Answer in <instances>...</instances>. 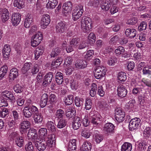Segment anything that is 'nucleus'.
<instances>
[{"instance_id": "obj_50", "label": "nucleus", "mask_w": 151, "mask_h": 151, "mask_svg": "<svg viewBox=\"0 0 151 151\" xmlns=\"http://www.w3.org/2000/svg\"><path fill=\"white\" fill-rule=\"evenodd\" d=\"M24 137L22 136L19 137L18 139L15 140L16 144L17 146L21 147H22L24 143Z\"/></svg>"}, {"instance_id": "obj_17", "label": "nucleus", "mask_w": 151, "mask_h": 151, "mask_svg": "<svg viewBox=\"0 0 151 151\" xmlns=\"http://www.w3.org/2000/svg\"><path fill=\"white\" fill-rule=\"evenodd\" d=\"M72 5L70 1L67 2L63 4L62 8L65 13H68L71 11Z\"/></svg>"}, {"instance_id": "obj_32", "label": "nucleus", "mask_w": 151, "mask_h": 151, "mask_svg": "<svg viewBox=\"0 0 151 151\" xmlns=\"http://www.w3.org/2000/svg\"><path fill=\"white\" fill-rule=\"evenodd\" d=\"M33 18L30 15L27 18L25 19L24 22V26L25 28H28L32 25Z\"/></svg>"}, {"instance_id": "obj_20", "label": "nucleus", "mask_w": 151, "mask_h": 151, "mask_svg": "<svg viewBox=\"0 0 151 151\" xmlns=\"http://www.w3.org/2000/svg\"><path fill=\"white\" fill-rule=\"evenodd\" d=\"M44 52V48L42 46H39L37 47L35 51V59L37 60L39 57L42 56Z\"/></svg>"}, {"instance_id": "obj_28", "label": "nucleus", "mask_w": 151, "mask_h": 151, "mask_svg": "<svg viewBox=\"0 0 151 151\" xmlns=\"http://www.w3.org/2000/svg\"><path fill=\"white\" fill-rule=\"evenodd\" d=\"M63 76L62 73L58 72L56 73L55 76V81L58 84H62L63 81Z\"/></svg>"}, {"instance_id": "obj_45", "label": "nucleus", "mask_w": 151, "mask_h": 151, "mask_svg": "<svg viewBox=\"0 0 151 151\" xmlns=\"http://www.w3.org/2000/svg\"><path fill=\"white\" fill-rule=\"evenodd\" d=\"M94 135V139L97 143H99L103 139L104 137L102 135L96 132L95 134Z\"/></svg>"}, {"instance_id": "obj_9", "label": "nucleus", "mask_w": 151, "mask_h": 151, "mask_svg": "<svg viewBox=\"0 0 151 151\" xmlns=\"http://www.w3.org/2000/svg\"><path fill=\"white\" fill-rule=\"evenodd\" d=\"M53 76V73L50 72L47 73L44 76L42 85L45 86L48 85L51 82Z\"/></svg>"}, {"instance_id": "obj_3", "label": "nucleus", "mask_w": 151, "mask_h": 151, "mask_svg": "<svg viewBox=\"0 0 151 151\" xmlns=\"http://www.w3.org/2000/svg\"><path fill=\"white\" fill-rule=\"evenodd\" d=\"M43 139H36L35 140L34 143L35 147L39 151H43L48 146L46 141Z\"/></svg>"}, {"instance_id": "obj_2", "label": "nucleus", "mask_w": 151, "mask_h": 151, "mask_svg": "<svg viewBox=\"0 0 151 151\" xmlns=\"http://www.w3.org/2000/svg\"><path fill=\"white\" fill-rule=\"evenodd\" d=\"M83 12V6L81 4L76 6L72 11V18L74 21H76L81 16Z\"/></svg>"}, {"instance_id": "obj_61", "label": "nucleus", "mask_w": 151, "mask_h": 151, "mask_svg": "<svg viewBox=\"0 0 151 151\" xmlns=\"http://www.w3.org/2000/svg\"><path fill=\"white\" fill-rule=\"evenodd\" d=\"M39 70V66L37 64L34 65L33 67L31 69V73L33 75H34L37 73Z\"/></svg>"}, {"instance_id": "obj_58", "label": "nucleus", "mask_w": 151, "mask_h": 151, "mask_svg": "<svg viewBox=\"0 0 151 151\" xmlns=\"http://www.w3.org/2000/svg\"><path fill=\"white\" fill-rule=\"evenodd\" d=\"M36 131L34 129H31L29 130L27 134L28 137L30 138H33L36 134Z\"/></svg>"}, {"instance_id": "obj_38", "label": "nucleus", "mask_w": 151, "mask_h": 151, "mask_svg": "<svg viewBox=\"0 0 151 151\" xmlns=\"http://www.w3.org/2000/svg\"><path fill=\"white\" fill-rule=\"evenodd\" d=\"M39 137L41 139H44L47 135V130L46 128H41L40 129Z\"/></svg>"}, {"instance_id": "obj_31", "label": "nucleus", "mask_w": 151, "mask_h": 151, "mask_svg": "<svg viewBox=\"0 0 151 151\" xmlns=\"http://www.w3.org/2000/svg\"><path fill=\"white\" fill-rule=\"evenodd\" d=\"M132 148V144L129 143H124L121 147V151H131Z\"/></svg>"}, {"instance_id": "obj_15", "label": "nucleus", "mask_w": 151, "mask_h": 151, "mask_svg": "<svg viewBox=\"0 0 151 151\" xmlns=\"http://www.w3.org/2000/svg\"><path fill=\"white\" fill-rule=\"evenodd\" d=\"M118 95L123 98L126 96L127 93L126 89L123 86H119L117 90Z\"/></svg>"}, {"instance_id": "obj_10", "label": "nucleus", "mask_w": 151, "mask_h": 151, "mask_svg": "<svg viewBox=\"0 0 151 151\" xmlns=\"http://www.w3.org/2000/svg\"><path fill=\"white\" fill-rule=\"evenodd\" d=\"M87 63L86 61L83 60H77L75 62V67L78 69H82L87 67Z\"/></svg>"}, {"instance_id": "obj_36", "label": "nucleus", "mask_w": 151, "mask_h": 151, "mask_svg": "<svg viewBox=\"0 0 151 151\" xmlns=\"http://www.w3.org/2000/svg\"><path fill=\"white\" fill-rule=\"evenodd\" d=\"M75 104L77 107H82L84 102V99L82 98L76 96L75 99Z\"/></svg>"}, {"instance_id": "obj_30", "label": "nucleus", "mask_w": 151, "mask_h": 151, "mask_svg": "<svg viewBox=\"0 0 151 151\" xmlns=\"http://www.w3.org/2000/svg\"><path fill=\"white\" fill-rule=\"evenodd\" d=\"M46 127L49 131L52 132H54L56 131V128L52 122H48L46 124Z\"/></svg>"}, {"instance_id": "obj_5", "label": "nucleus", "mask_w": 151, "mask_h": 151, "mask_svg": "<svg viewBox=\"0 0 151 151\" xmlns=\"http://www.w3.org/2000/svg\"><path fill=\"white\" fill-rule=\"evenodd\" d=\"M140 119L137 117L131 119L129 124V130L132 131L138 129L140 124Z\"/></svg>"}, {"instance_id": "obj_26", "label": "nucleus", "mask_w": 151, "mask_h": 151, "mask_svg": "<svg viewBox=\"0 0 151 151\" xmlns=\"http://www.w3.org/2000/svg\"><path fill=\"white\" fill-rule=\"evenodd\" d=\"M76 140L75 139L70 140L69 143L68 149L69 151H76Z\"/></svg>"}, {"instance_id": "obj_53", "label": "nucleus", "mask_w": 151, "mask_h": 151, "mask_svg": "<svg viewBox=\"0 0 151 151\" xmlns=\"http://www.w3.org/2000/svg\"><path fill=\"white\" fill-rule=\"evenodd\" d=\"M110 6L111 5L110 4L109 2H106V1L102 3L101 4V9L106 11H108L109 9Z\"/></svg>"}, {"instance_id": "obj_13", "label": "nucleus", "mask_w": 151, "mask_h": 151, "mask_svg": "<svg viewBox=\"0 0 151 151\" xmlns=\"http://www.w3.org/2000/svg\"><path fill=\"white\" fill-rule=\"evenodd\" d=\"M125 34L127 37L131 39L134 37H135V39H137L136 37L137 31L135 29H127L125 32Z\"/></svg>"}, {"instance_id": "obj_42", "label": "nucleus", "mask_w": 151, "mask_h": 151, "mask_svg": "<svg viewBox=\"0 0 151 151\" xmlns=\"http://www.w3.org/2000/svg\"><path fill=\"white\" fill-rule=\"evenodd\" d=\"M14 91L17 93H20L23 91V87L19 84L14 85L13 87Z\"/></svg>"}, {"instance_id": "obj_46", "label": "nucleus", "mask_w": 151, "mask_h": 151, "mask_svg": "<svg viewBox=\"0 0 151 151\" xmlns=\"http://www.w3.org/2000/svg\"><path fill=\"white\" fill-rule=\"evenodd\" d=\"M142 74L144 75L151 74V65L145 67L142 70Z\"/></svg>"}, {"instance_id": "obj_25", "label": "nucleus", "mask_w": 151, "mask_h": 151, "mask_svg": "<svg viewBox=\"0 0 151 151\" xmlns=\"http://www.w3.org/2000/svg\"><path fill=\"white\" fill-rule=\"evenodd\" d=\"M32 65V64L31 63L27 62L25 63L21 69L22 72L23 74H25L26 76H27L28 73L27 72L30 69V67Z\"/></svg>"}, {"instance_id": "obj_6", "label": "nucleus", "mask_w": 151, "mask_h": 151, "mask_svg": "<svg viewBox=\"0 0 151 151\" xmlns=\"http://www.w3.org/2000/svg\"><path fill=\"white\" fill-rule=\"evenodd\" d=\"M115 119L117 122H121L124 120L125 114L121 108H116L115 110Z\"/></svg>"}, {"instance_id": "obj_47", "label": "nucleus", "mask_w": 151, "mask_h": 151, "mask_svg": "<svg viewBox=\"0 0 151 151\" xmlns=\"http://www.w3.org/2000/svg\"><path fill=\"white\" fill-rule=\"evenodd\" d=\"M83 151H90L91 148V145L89 142H85L82 146Z\"/></svg>"}, {"instance_id": "obj_29", "label": "nucleus", "mask_w": 151, "mask_h": 151, "mask_svg": "<svg viewBox=\"0 0 151 151\" xmlns=\"http://www.w3.org/2000/svg\"><path fill=\"white\" fill-rule=\"evenodd\" d=\"M26 106L33 115L39 112L37 108L32 104H27Z\"/></svg>"}, {"instance_id": "obj_22", "label": "nucleus", "mask_w": 151, "mask_h": 151, "mask_svg": "<svg viewBox=\"0 0 151 151\" xmlns=\"http://www.w3.org/2000/svg\"><path fill=\"white\" fill-rule=\"evenodd\" d=\"M1 95L3 97H5L8 98L11 100H13L15 99L13 93L10 91L6 90L1 93Z\"/></svg>"}, {"instance_id": "obj_1", "label": "nucleus", "mask_w": 151, "mask_h": 151, "mask_svg": "<svg viewBox=\"0 0 151 151\" xmlns=\"http://www.w3.org/2000/svg\"><path fill=\"white\" fill-rule=\"evenodd\" d=\"M81 28L83 32H86L92 28V21L88 17H83L81 21Z\"/></svg>"}, {"instance_id": "obj_60", "label": "nucleus", "mask_w": 151, "mask_h": 151, "mask_svg": "<svg viewBox=\"0 0 151 151\" xmlns=\"http://www.w3.org/2000/svg\"><path fill=\"white\" fill-rule=\"evenodd\" d=\"M83 125L86 127L89 125V123L91 121L89 120V118L87 115L85 116L84 118L83 119Z\"/></svg>"}, {"instance_id": "obj_52", "label": "nucleus", "mask_w": 151, "mask_h": 151, "mask_svg": "<svg viewBox=\"0 0 151 151\" xmlns=\"http://www.w3.org/2000/svg\"><path fill=\"white\" fill-rule=\"evenodd\" d=\"M56 113L57 117L55 119L58 120L59 118H63V117L64 114V112L63 110L61 109H59L57 110Z\"/></svg>"}, {"instance_id": "obj_14", "label": "nucleus", "mask_w": 151, "mask_h": 151, "mask_svg": "<svg viewBox=\"0 0 151 151\" xmlns=\"http://www.w3.org/2000/svg\"><path fill=\"white\" fill-rule=\"evenodd\" d=\"M12 22L13 26H17L21 20V16L18 13L13 14L12 16Z\"/></svg>"}, {"instance_id": "obj_23", "label": "nucleus", "mask_w": 151, "mask_h": 151, "mask_svg": "<svg viewBox=\"0 0 151 151\" xmlns=\"http://www.w3.org/2000/svg\"><path fill=\"white\" fill-rule=\"evenodd\" d=\"M18 75V70L16 68H14L10 70L9 77L11 80H13Z\"/></svg>"}, {"instance_id": "obj_40", "label": "nucleus", "mask_w": 151, "mask_h": 151, "mask_svg": "<svg viewBox=\"0 0 151 151\" xmlns=\"http://www.w3.org/2000/svg\"><path fill=\"white\" fill-rule=\"evenodd\" d=\"M94 55V51L93 50H89L87 52L85 56V58L87 60L89 61L92 59Z\"/></svg>"}, {"instance_id": "obj_48", "label": "nucleus", "mask_w": 151, "mask_h": 151, "mask_svg": "<svg viewBox=\"0 0 151 151\" xmlns=\"http://www.w3.org/2000/svg\"><path fill=\"white\" fill-rule=\"evenodd\" d=\"M79 40L80 39L78 37H73L70 42V45L73 47H75L76 48Z\"/></svg>"}, {"instance_id": "obj_55", "label": "nucleus", "mask_w": 151, "mask_h": 151, "mask_svg": "<svg viewBox=\"0 0 151 151\" xmlns=\"http://www.w3.org/2000/svg\"><path fill=\"white\" fill-rule=\"evenodd\" d=\"M26 151H34V147L32 143L31 142H29L25 146Z\"/></svg>"}, {"instance_id": "obj_21", "label": "nucleus", "mask_w": 151, "mask_h": 151, "mask_svg": "<svg viewBox=\"0 0 151 151\" xmlns=\"http://www.w3.org/2000/svg\"><path fill=\"white\" fill-rule=\"evenodd\" d=\"M48 100V96L47 94L44 93L42 96L40 105L41 108L44 107L47 104Z\"/></svg>"}, {"instance_id": "obj_51", "label": "nucleus", "mask_w": 151, "mask_h": 151, "mask_svg": "<svg viewBox=\"0 0 151 151\" xmlns=\"http://www.w3.org/2000/svg\"><path fill=\"white\" fill-rule=\"evenodd\" d=\"M60 49L58 47H56L52 50L51 53V56L52 57L54 58L58 55L60 52Z\"/></svg>"}, {"instance_id": "obj_24", "label": "nucleus", "mask_w": 151, "mask_h": 151, "mask_svg": "<svg viewBox=\"0 0 151 151\" xmlns=\"http://www.w3.org/2000/svg\"><path fill=\"white\" fill-rule=\"evenodd\" d=\"M3 13L1 15V20L3 22L7 21L9 18V13L8 10L6 8L2 10Z\"/></svg>"}, {"instance_id": "obj_54", "label": "nucleus", "mask_w": 151, "mask_h": 151, "mask_svg": "<svg viewBox=\"0 0 151 151\" xmlns=\"http://www.w3.org/2000/svg\"><path fill=\"white\" fill-rule=\"evenodd\" d=\"M117 62V58L114 57L109 58L107 60V64L110 66H113Z\"/></svg>"}, {"instance_id": "obj_16", "label": "nucleus", "mask_w": 151, "mask_h": 151, "mask_svg": "<svg viewBox=\"0 0 151 151\" xmlns=\"http://www.w3.org/2000/svg\"><path fill=\"white\" fill-rule=\"evenodd\" d=\"M115 126L111 123H106L104 127L103 130L107 133H113L114 132Z\"/></svg>"}, {"instance_id": "obj_33", "label": "nucleus", "mask_w": 151, "mask_h": 151, "mask_svg": "<svg viewBox=\"0 0 151 151\" xmlns=\"http://www.w3.org/2000/svg\"><path fill=\"white\" fill-rule=\"evenodd\" d=\"M23 115L25 118H29L31 117L33 114L26 106L22 111Z\"/></svg>"}, {"instance_id": "obj_57", "label": "nucleus", "mask_w": 151, "mask_h": 151, "mask_svg": "<svg viewBox=\"0 0 151 151\" xmlns=\"http://www.w3.org/2000/svg\"><path fill=\"white\" fill-rule=\"evenodd\" d=\"M1 111H0L1 116L3 118L5 117L9 113V111L8 109L3 107L1 108Z\"/></svg>"}, {"instance_id": "obj_37", "label": "nucleus", "mask_w": 151, "mask_h": 151, "mask_svg": "<svg viewBox=\"0 0 151 151\" xmlns=\"http://www.w3.org/2000/svg\"><path fill=\"white\" fill-rule=\"evenodd\" d=\"M57 127L60 129H62L65 127L67 124V121L64 118H59L58 119Z\"/></svg>"}, {"instance_id": "obj_19", "label": "nucleus", "mask_w": 151, "mask_h": 151, "mask_svg": "<svg viewBox=\"0 0 151 151\" xmlns=\"http://www.w3.org/2000/svg\"><path fill=\"white\" fill-rule=\"evenodd\" d=\"M100 117H98L94 116L91 119V122L95 126H99L100 125L102 121Z\"/></svg>"}, {"instance_id": "obj_18", "label": "nucleus", "mask_w": 151, "mask_h": 151, "mask_svg": "<svg viewBox=\"0 0 151 151\" xmlns=\"http://www.w3.org/2000/svg\"><path fill=\"white\" fill-rule=\"evenodd\" d=\"M82 123V119L79 117L76 116L74 121L73 122L72 126L73 129L76 130L78 129L81 126Z\"/></svg>"}, {"instance_id": "obj_34", "label": "nucleus", "mask_w": 151, "mask_h": 151, "mask_svg": "<svg viewBox=\"0 0 151 151\" xmlns=\"http://www.w3.org/2000/svg\"><path fill=\"white\" fill-rule=\"evenodd\" d=\"M63 59L61 57H59L54 61H53L51 64V66L53 68H57L62 63Z\"/></svg>"}, {"instance_id": "obj_35", "label": "nucleus", "mask_w": 151, "mask_h": 151, "mask_svg": "<svg viewBox=\"0 0 151 151\" xmlns=\"http://www.w3.org/2000/svg\"><path fill=\"white\" fill-rule=\"evenodd\" d=\"M58 3L57 0H48L46 6L47 8L53 9L55 8Z\"/></svg>"}, {"instance_id": "obj_63", "label": "nucleus", "mask_w": 151, "mask_h": 151, "mask_svg": "<svg viewBox=\"0 0 151 151\" xmlns=\"http://www.w3.org/2000/svg\"><path fill=\"white\" fill-rule=\"evenodd\" d=\"M97 92L98 94L101 96H103L105 94L103 88L102 86H98L97 88Z\"/></svg>"}, {"instance_id": "obj_44", "label": "nucleus", "mask_w": 151, "mask_h": 151, "mask_svg": "<svg viewBox=\"0 0 151 151\" xmlns=\"http://www.w3.org/2000/svg\"><path fill=\"white\" fill-rule=\"evenodd\" d=\"M92 102L91 99L89 98H86V103L85 104V108L86 110H89L92 107Z\"/></svg>"}, {"instance_id": "obj_64", "label": "nucleus", "mask_w": 151, "mask_h": 151, "mask_svg": "<svg viewBox=\"0 0 151 151\" xmlns=\"http://www.w3.org/2000/svg\"><path fill=\"white\" fill-rule=\"evenodd\" d=\"M144 134L145 136L148 137L151 134V128L149 127H146L144 131Z\"/></svg>"}, {"instance_id": "obj_62", "label": "nucleus", "mask_w": 151, "mask_h": 151, "mask_svg": "<svg viewBox=\"0 0 151 151\" xmlns=\"http://www.w3.org/2000/svg\"><path fill=\"white\" fill-rule=\"evenodd\" d=\"M145 97L140 95L138 97V100L139 102L140 105L142 106H144L146 104L145 101Z\"/></svg>"}, {"instance_id": "obj_59", "label": "nucleus", "mask_w": 151, "mask_h": 151, "mask_svg": "<svg viewBox=\"0 0 151 151\" xmlns=\"http://www.w3.org/2000/svg\"><path fill=\"white\" fill-rule=\"evenodd\" d=\"M124 49L122 46L118 47L115 50V52L116 55H119L124 52Z\"/></svg>"}, {"instance_id": "obj_41", "label": "nucleus", "mask_w": 151, "mask_h": 151, "mask_svg": "<svg viewBox=\"0 0 151 151\" xmlns=\"http://www.w3.org/2000/svg\"><path fill=\"white\" fill-rule=\"evenodd\" d=\"M14 6L21 9L24 7V2L22 0H14Z\"/></svg>"}, {"instance_id": "obj_56", "label": "nucleus", "mask_w": 151, "mask_h": 151, "mask_svg": "<svg viewBox=\"0 0 151 151\" xmlns=\"http://www.w3.org/2000/svg\"><path fill=\"white\" fill-rule=\"evenodd\" d=\"M137 19L135 17H132L129 19L127 22V24L129 25H134L137 22Z\"/></svg>"}, {"instance_id": "obj_7", "label": "nucleus", "mask_w": 151, "mask_h": 151, "mask_svg": "<svg viewBox=\"0 0 151 151\" xmlns=\"http://www.w3.org/2000/svg\"><path fill=\"white\" fill-rule=\"evenodd\" d=\"M30 123L28 121H22L21 123L19 129L21 133L26 136L27 131L30 127Z\"/></svg>"}, {"instance_id": "obj_49", "label": "nucleus", "mask_w": 151, "mask_h": 151, "mask_svg": "<svg viewBox=\"0 0 151 151\" xmlns=\"http://www.w3.org/2000/svg\"><path fill=\"white\" fill-rule=\"evenodd\" d=\"M147 24L146 22L144 21L142 22L140 25L138 27V30L141 32L146 29Z\"/></svg>"}, {"instance_id": "obj_39", "label": "nucleus", "mask_w": 151, "mask_h": 151, "mask_svg": "<svg viewBox=\"0 0 151 151\" xmlns=\"http://www.w3.org/2000/svg\"><path fill=\"white\" fill-rule=\"evenodd\" d=\"M65 104L66 105H70L73 102L74 99L73 96L72 95H69L65 97Z\"/></svg>"}, {"instance_id": "obj_4", "label": "nucleus", "mask_w": 151, "mask_h": 151, "mask_svg": "<svg viewBox=\"0 0 151 151\" xmlns=\"http://www.w3.org/2000/svg\"><path fill=\"white\" fill-rule=\"evenodd\" d=\"M35 34L32 37L31 44L33 47H36L41 42L43 39L42 35L40 32Z\"/></svg>"}, {"instance_id": "obj_12", "label": "nucleus", "mask_w": 151, "mask_h": 151, "mask_svg": "<svg viewBox=\"0 0 151 151\" xmlns=\"http://www.w3.org/2000/svg\"><path fill=\"white\" fill-rule=\"evenodd\" d=\"M46 142L48 147H52L55 146V135L53 134L49 135Z\"/></svg>"}, {"instance_id": "obj_43", "label": "nucleus", "mask_w": 151, "mask_h": 151, "mask_svg": "<svg viewBox=\"0 0 151 151\" xmlns=\"http://www.w3.org/2000/svg\"><path fill=\"white\" fill-rule=\"evenodd\" d=\"M118 79L121 81H124L127 79L126 75L125 73L121 72L118 74Z\"/></svg>"}, {"instance_id": "obj_11", "label": "nucleus", "mask_w": 151, "mask_h": 151, "mask_svg": "<svg viewBox=\"0 0 151 151\" xmlns=\"http://www.w3.org/2000/svg\"><path fill=\"white\" fill-rule=\"evenodd\" d=\"M50 22V16L45 14L43 16L41 21V26L42 28H45L48 26Z\"/></svg>"}, {"instance_id": "obj_27", "label": "nucleus", "mask_w": 151, "mask_h": 151, "mask_svg": "<svg viewBox=\"0 0 151 151\" xmlns=\"http://www.w3.org/2000/svg\"><path fill=\"white\" fill-rule=\"evenodd\" d=\"M33 118L35 123L37 124L41 123L43 119L42 114L39 112L34 115Z\"/></svg>"}, {"instance_id": "obj_8", "label": "nucleus", "mask_w": 151, "mask_h": 151, "mask_svg": "<svg viewBox=\"0 0 151 151\" xmlns=\"http://www.w3.org/2000/svg\"><path fill=\"white\" fill-rule=\"evenodd\" d=\"M56 32L58 33H62L65 32L66 29V25L64 22L60 21L56 25Z\"/></svg>"}]
</instances>
